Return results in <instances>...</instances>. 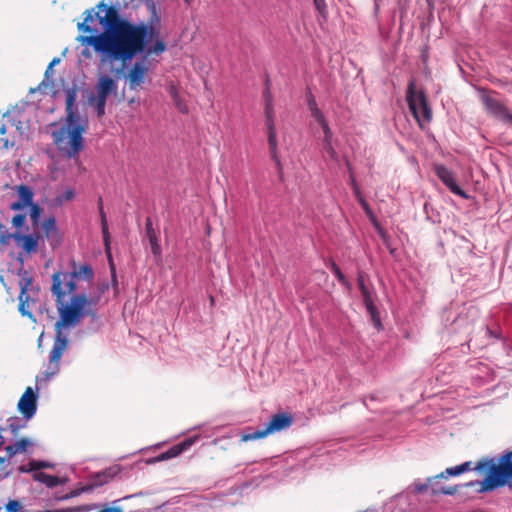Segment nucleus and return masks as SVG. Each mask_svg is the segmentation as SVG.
I'll use <instances>...</instances> for the list:
<instances>
[{
  "instance_id": "obj_38",
  "label": "nucleus",
  "mask_w": 512,
  "mask_h": 512,
  "mask_svg": "<svg viewBox=\"0 0 512 512\" xmlns=\"http://www.w3.org/2000/svg\"><path fill=\"white\" fill-rule=\"evenodd\" d=\"M6 509L8 512H19L21 509V504L17 500H10L6 504Z\"/></svg>"
},
{
  "instance_id": "obj_39",
  "label": "nucleus",
  "mask_w": 512,
  "mask_h": 512,
  "mask_svg": "<svg viewBox=\"0 0 512 512\" xmlns=\"http://www.w3.org/2000/svg\"><path fill=\"white\" fill-rule=\"evenodd\" d=\"M174 102L181 113H188V107L186 103L179 96L174 97Z\"/></svg>"
},
{
  "instance_id": "obj_18",
  "label": "nucleus",
  "mask_w": 512,
  "mask_h": 512,
  "mask_svg": "<svg viewBox=\"0 0 512 512\" xmlns=\"http://www.w3.org/2000/svg\"><path fill=\"white\" fill-rule=\"evenodd\" d=\"M145 230H146V236H147L150 246H151L152 253L156 256H159L161 254V247L158 243V237L153 228L151 218L146 219Z\"/></svg>"
},
{
  "instance_id": "obj_35",
  "label": "nucleus",
  "mask_w": 512,
  "mask_h": 512,
  "mask_svg": "<svg viewBox=\"0 0 512 512\" xmlns=\"http://www.w3.org/2000/svg\"><path fill=\"white\" fill-rule=\"evenodd\" d=\"M25 220H26V215L25 214H16L12 218V225L15 228H21L24 225Z\"/></svg>"
},
{
  "instance_id": "obj_15",
  "label": "nucleus",
  "mask_w": 512,
  "mask_h": 512,
  "mask_svg": "<svg viewBox=\"0 0 512 512\" xmlns=\"http://www.w3.org/2000/svg\"><path fill=\"white\" fill-rule=\"evenodd\" d=\"M148 67L143 62H135L128 72V85L131 90L136 89L145 82Z\"/></svg>"
},
{
  "instance_id": "obj_41",
  "label": "nucleus",
  "mask_w": 512,
  "mask_h": 512,
  "mask_svg": "<svg viewBox=\"0 0 512 512\" xmlns=\"http://www.w3.org/2000/svg\"><path fill=\"white\" fill-rule=\"evenodd\" d=\"M5 451L7 459H10L17 454V449L15 448L14 444L6 446Z\"/></svg>"
},
{
  "instance_id": "obj_8",
  "label": "nucleus",
  "mask_w": 512,
  "mask_h": 512,
  "mask_svg": "<svg viewBox=\"0 0 512 512\" xmlns=\"http://www.w3.org/2000/svg\"><path fill=\"white\" fill-rule=\"evenodd\" d=\"M493 92H489L486 89L479 90L480 100L485 108V111L495 119L512 125V114L506 105L499 99L492 96Z\"/></svg>"
},
{
  "instance_id": "obj_3",
  "label": "nucleus",
  "mask_w": 512,
  "mask_h": 512,
  "mask_svg": "<svg viewBox=\"0 0 512 512\" xmlns=\"http://www.w3.org/2000/svg\"><path fill=\"white\" fill-rule=\"evenodd\" d=\"M66 117L61 124H52L53 143L67 158H75L84 148L83 134L87 129V121L78 114L76 107L77 91L69 88L65 91Z\"/></svg>"
},
{
  "instance_id": "obj_46",
  "label": "nucleus",
  "mask_w": 512,
  "mask_h": 512,
  "mask_svg": "<svg viewBox=\"0 0 512 512\" xmlns=\"http://www.w3.org/2000/svg\"><path fill=\"white\" fill-rule=\"evenodd\" d=\"M353 192H354V195H355L357 201H360V199H364L358 185H355V187L353 188Z\"/></svg>"
},
{
  "instance_id": "obj_49",
  "label": "nucleus",
  "mask_w": 512,
  "mask_h": 512,
  "mask_svg": "<svg viewBox=\"0 0 512 512\" xmlns=\"http://www.w3.org/2000/svg\"><path fill=\"white\" fill-rule=\"evenodd\" d=\"M315 6L317 9H320L322 5H324V0H314Z\"/></svg>"
},
{
  "instance_id": "obj_34",
  "label": "nucleus",
  "mask_w": 512,
  "mask_h": 512,
  "mask_svg": "<svg viewBox=\"0 0 512 512\" xmlns=\"http://www.w3.org/2000/svg\"><path fill=\"white\" fill-rule=\"evenodd\" d=\"M359 204L361 205V207L363 208L365 214L371 219V220H374L375 219V216H374V213L371 209V207L369 206V204L367 203V201L364 199H360V201H358Z\"/></svg>"
},
{
  "instance_id": "obj_29",
  "label": "nucleus",
  "mask_w": 512,
  "mask_h": 512,
  "mask_svg": "<svg viewBox=\"0 0 512 512\" xmlns=\"http://www.w3.org/2000/svg\"><path fill=\"white\" fill-rule=\"evenodd\" d=\"M15 233L8 232L4 225L0 223V243L2 245L9 244L11 239H14Z\"/></svg>"
},
{
  "instance_id": "obj_2",
  "label": "nucleus",
  "mask_w": 512,
  "mask_h": 512,
  "mask_svg": "<svg viewBox=\"0 0 512 512\" xmlns=\"http://www.w3.org/2000/svg\"><path fill=\"white\" fill-rule=\"evenodd\" d=\"M71 272H55L52 275L51 291L55 296L59 319L55 323V339L49 354L47 377L59 371L60 359L68 348V338L63 333L64 328L76 327L84 316H96L95 306L100 302L101 294L108 289L107 284L100 287V294L87 296L84 293L76 294V279L91 281L94 272L89 264L77 266L72 262Z\"/></svg>"
},
{
  "instance_id": "obj_4",
  "label": "nucleus",
  "mask_w": 512,
  "mask_h": 512,
  "mask_svg": "<svg viewBox=\"0 0 512 512\" xmlns=\"http://www.w3.org/2000/svg\"><path fill=\"white\" fill-rule=\"evenodd\" d=\"M459 466L462 473L472 470L485 473L482 481H470L465 487L479 485V492L493 491L506 485L512 487V450L501 455L497 463L492 458L484 457L475 463L467 461Z\"/></svg>"
},
{
  "instance_id": "obj_30",
  "label": "nucleus",
  "mask_w": 512,
  "mask_h": 512,
  "mask_svg": "<svg viewBox=\"0 0 512 512\" xmlns=\"http://www.w3.org/2000/svg\"><path fill=\"white\" fill-rule=\"evenodd\" d=\"M460 474H462L461 468L459 465H457L455 467L447 468L444 472L437 475L436 478H447L449 476H458Z\"/></svg>"
},
{
  "instance_id": "obj_31",
  "label": "nucleus",
  "mask_w": 512,
  "mask_h": 512,
  "mask_svg": "<svg viewBox=\"0 0 512 512\" xmlns=\"http://www.w3.org/2000/svg\"><path fill=\"white\" fill-rule=\"evenodd\" d=\"M323 148L332 160L338 161V154L332 146V140L323 141Z\"/></svg>"
},
{
  "instance_id": "obj_19",
  "label": "nucleus",
  "mask_w": 512,
  "mask_h": 512,
  "mask_svg": "<svg viewBox=\"0 0 512 512\" xmlns=\"http://www.w3.org/2000/svg\"><path fill=\"white\" fill-rule=\"evenodd\" d=\"M264 103L265 125H275L273 97L268 88L264 91Z\"/></svg>"
},
{
  "instance_id": "obj_27",
  "label": "nucleus",
  "mask_w": 512,
  "mask_h": 512,
  "mask_svg": "<svg viewBox=\"0 0 512 512\" xmlns=\"http://www.w3.org/2000/svg\"><path fill=\"white\" fill-rule=\"evenodd\" d=\"M10 463L6 457H0V480L5 479L11 474Z\"/></svg>"
},
{
  "instance_id": "obj_45",
  "label": "nucleus",
  "mask_w": 512,
  "mask_h": 512,
  "mask_svg": "<svg viewBox=\"0 0 512 512\" xmlns=\"http://www.w3.org/2000/svg\"><path fill=\"white\" fill-rule=\"evenodd\" d=\"M98 512H123L121 507H105Z\"/></svg>"
},
{
  "instance_id": "obj_48",
  "label": "nucleus",
  "mask_w": 512,
  "mask_h": 512,
  "mask_svg": "<svg viewBox=\"0 0 512 512\" xmlns=\"http://www.w3.org/2000/svg\"><path fill=\"white\" fill-rule=\"evenodd\" d=\"M349 180H350V185H351L352 189L355 187V185H358L357 182H356L354 173H351Z\"/></svg>"
},
{
  "instance_id": "obj_43",
  "label": "nucleus",
  "mask_w": 512,
  "mask_h": 512,
  "mask_svg": "<svg viewBox=\"0 0 512 512\" xmlns=\"http://www.w3.org/2000/svg\"><path fill=\"white\" fill-rule=\"evenodd\" d=\"M307 102L310 110L318 108L315 97L312 94H309Z\"/></svg>"
},
{
  "instance_id": "obj_50",
  "label": "nucleus",
  "mask_w": 512,
  "mask_h": 512,
  "mask_svg": "<svg viewBox=\"0 0 512 512\" xmlns=\"http://www.w3.org/2000/svg\"><path fill=\"white\" fill-rule=\"evenodd\" d=\"M170 94H171V96H172V98H173V99H174V97H175V96H178L177 91H176V89H175V87H174V86H172V87L170 88Z\"/></svg>"
},
{
  "instance_id": "obj_32",
  "label": "nucleus",
  "mask_w": 512,
  "mask_h": 512,
  "mask_svg": "<svg viewBox=\"0 0 512 512\" xmlns=\"http://www.w3.org/2000/svg\"><path fill=\"white\" fill-rule=\"evenodd\" d=\"M458 492V486H448V487H441V488H435L433 489V494H444V495H454Z\"/></svg>"
},
{
  "instance_id": "obj_23",
  "label": "nucleus",
  "mask_w": 512,
  "mask_h": 512,
  "mask_svg": "<svg viewBox=\"0 0 512 512\" xmlns=\"http://www.w3.org/2000/svg\"><path fill=\"white\" fill-rule=\"evenodd\" d=\"M17 192H18V200H20L22 203L26 204L27 206H29L30 204L33 203L34 193L29 186L19 185L17 187Z\"/></svg>"
},
{
  "instance_id": "obj_13",
  "label": "nucleus",
  "mask_w": 512,
  "mask_h": 512,
  "mask_svg": "<svg viewBox=\"0 0 512 512\" xmlns=\"http://www.w3.org/2000/svg\"><path fill=\"white\" fill-rule=\"evenodd\" d=\"M436 175L441 181L448 187V189L455 195H458L464 199L468 198L466 192L456 183L453 173L443 165L435 167Z\"/></svg>"
},
{
  "instance_id": "obj_1",
  "label": "nucleus",
  "mask_w": 512,
  "mask_h": 512,
  "mask_svg": "<svg viewBox=\"0 0 512 512\" xmlns=\"http://www.w3.org/2000/svg\"><path fill=\"white\" fill-rule=\"evenodd\" d=\"M151 12L150 23L135 24L120 17L117 8L100 1L95 8L84 12V20L77 24L80 32L77 41L82 45L91 46L99 56L101 65H123L136 55L144 53L146 57L159 55L166 50V43L159 38L160 32L153 25L159 22L156 5L149 2Z\"/></svg>"
},
{
  "instance_id": "obj_55",
  "label": "nucleus",
  "mask_w": 512,
  "mask_h": 512,
  "mask_svg": "<svg viewBox=\"0 0 512 512\" xmlns=\"http://www.w3.org/2000/svg\"><path fill=\"white\" fill-rule=\"evenodd\" d=\"M1 141H3V147L4 148H8V140L7 139H1Z\"/></svg>"
},
{
  "instance_id": "obj_54",
  "label": "nucleus",
  "mask_w": 512,
  "mask_h": 512,
  "mask_svg": "<svg viewBox=\"0 0 512 512\" xmlns=\"http://www.w3.org/2000/svg\"><path fill=\"white\" fill-rule=\"evenodd\" d=\"M59 60L58 59H53L52 62L49 64V68L52 67L54 64L58 63Z\"/></svg>"
},
{
  "instance_id": "obj_28",
  "label": "nucleus",
  "mask_w": 512,
  "mask_h": 512,
  "mask_svg": "<svg viewBox=\"0 0 512 512\" xmlns=\"http://www.w3.org/2000/svg\"><path fill=\"white\" fill-rule=\"evenodd\" d=\"M18 453H25L27 449L32 446V442L28 438H21L14 443Z\"/></svg>"
},
{
  "instance_id": "obj_37",
  "label": "nucleus",
  "mask_w": 512,
  "mask_h": 512,
  "mask_svg": "<svg viewBox=\"0 0 512 512\" xmlns=\"http://www.w3.org/2000/svg\"><path fill=\"white\" fill-rule=\"evenodd\" d=\"M319 125L322 127L323 132H324V139H323V141L332 140V131H331L329 125H328L327 120H325L324 122L320 123Z\"/></svg>"
},
{
  "instance_id": "obj_21",
  "label": "nucleus",
  "mask_w": 512,
  "mask_h": 512,
  "mask_svg": "<svg viewBox=\"0 0 512 512\" xmlns=\"http://www.w3.org/2000/svg\"><path fill=\"white\" fill-rule=\"evenodd\" d=\"M42 231L44 236L47 239L55 238L58 236V228L56 225V219L54 217H49L43 221L41 224Z\"/></svg>"
},
{
  "instance_id": "obj_51",
  "label": "nucleus",
  "mask_w": 512,
  "mask_h": 512,
  "mask_svg": "<svg viewBox=\"0 0 512 512\" xmlns=\"http://www.w3.org/2000/svg\"><path fill=\"white\" fill-rule=\"evenodd\" d=\"M5 133H6V127H5V125H2L0 127V134H5Z\"/></svg>"
},
{
  "instance_id": "obj_47",
  "label": "nucleus",
  "mask_w": 512,
  "mask_h": 512,
  "mask_svg": "<svg viewBox=\"0 0 512 512\" xmlns=\"http://www.w3.org/2000/svg\"><path fill=\"white\" fill-rule=\"evenodd\" d=\"M104 245H105L106 253H107L108 257H110V239L104 240Z\"/></svg>"
},
{
  "instance_id": "obj_16",
  "label": "nucleus",
  "mask_w": 512,
  "mask_h": 512,
  "mask_svg": "<svg viewBox=\"0 0 512 512\" xmlns=\"http://www.w3.org/2000/svg\"><path fill=\"white\" fill-rule=\"evenodd\" d=\"M39 235H23L20 232H15L14 240L16 244L22 248L26 253H32L37 250Z\"/></svg>"
},
{
  "instance_id": "obj_14",
  "label": "nucleus",
  "mask_w": 512,
  "mask_h": 512,
  "mask_svg": "<svg viewBox=\"0 0 512 512\" xmlns=\"http://www.w3.org/2000/svg\"><path fill=\"white\" fill-rule=\"evenodd\" d=\"M19 287H20V294H19V311L22 315H28L29 317H32V314L28 311H26V303L29 301V296L26 295L29 287L32 284V277L30 276L29 272L26 270H19Z\"/></svg>"
},
{
  "instance_id": "obj_7",
  "label": "nucleus",
  "mask_w": 512,
  "mask_h": 512,
  "mask_svg": "<svg viewBox=\"0 0 512 512\" xmlns=\"http://www.w3.org/2000/svg\"><path fill=\"white\" fill-rule=\"evenodd\" d=\"M117 91L116 81L107 75H101L96 85V96L89 99V103L95 108L97 116L101 118L105 114L107 98Z\"/></svg>"
},
{
  "instance_id": "obj_6",
  "label": "nucleus",
  "mask_w": 512,
  "mask_h": 512,
  "mask_svg": "<svg viewBox=\"0 0 512 512\" xmlns=\"http://www.w3.org/2000/svg\"><path fill=\"white\" fill-rule=\"evenodd\" d=\"M407 103L414 118L422 127V122H430L432 110L428 104L427 97L423 91L416 92L414 82L411 81L407 89Z\"/></svg>"
},
{
  "instance_id": "obj_10",
  "label": "nucleus",
  "mask_w": 512,
  "mask_h": 512,
  "mask_svg": "<svg viewBox=\"0 0 512 512\" xmlns=\"http://www.w3.org/2000/svg\"><path fill=\"white\" fill-rule=\"evenodd\" d=\"M122 471V467L118 464L111 465L110 467L91 474L87 484V489L101 487L113 481Z\"/></svg>"
},
{
  "instance_id": "obj_12",
  "label": "nucleus",
  "mask_w": 512,
  "mask_h": 512,
  "mask_svg": "<svg viewBox=\"0 0 512 512\" xmlns=\"http://www.w3.org/2000/svg\"><path fill=\"white\" fill-rule=\"evenodd\" d=\"M194 443V439L187 438L184 441L173 445L167 451L160 453L159 455L150 458L147 460L148 464H155L158 462L166 461L172 458H175L182 454L184 451L188 450Z\"/></svg>"
},
{
  "instance_id": "obj_9",
  "label": "nucleus",
  "mask_w": 512,
  "mask_h": 512,
  "mask_svg": "<svg viewBox=\"0 0 512 512\" xmlns=\"http://www.w3.org/2000/svg\"><path fill=\"white\" fill-rule=\"evenodd\" d=\"M363 303L366 307L367 312L370 315L371 321L377 329L382 328L381 319L377 307L375 306L376 292L372 284H368L363 288H359Z\"/></svg>"
},
{
  "instance_id": "obj_26",
  "label": "nucleus",
  "mask_w": 512,
  "mask_h": 512,
  "mask_svg": "<svg viewBox=\"0 0 512 512\" xmlns=\"http://www.w3.org/2000/svg\"><path fill=\"white\" fill-rule=\"evenodd\" d=\"M28 207L30 208V218L32 221V225L34 227H37L39 225L42 208L35 203L30 204Z\"/></svg>"
},
{
  "instance_id": "obj_11",
  "label": "nucleus",
  "mask_w": 512,
  "mask_h": 512,
  "mask_svg": "<svg viewBox=\"0 0 512 512\" xmlns=\"http://www.w3.org/2000/svg\"><path fill=\"white\" fill-rule=\"evenodd\" d=\"M18 411L27 420L31 419L37 410V395L31 387H27L19 399Z\"/></svg>"
},
{
  "instance_id": "obj_36",
  "label": "nucleus",
  "mask_w": 512,
  "mask_h": 512,
  "mask_svg": "<svg viewBox=\"0 0 512 512\" xmlns=\"http://www.w3.org/2000/svg\"><path fill=\"white\" fill-rule=\"evenodd\" d=\"M368 275L363 271H358L357 274V285L358 288H363L364 286L368 285Z\"/></svg>"
},
{
  "instance_id": "obj_33",
  "label": "nucleus",
  "mask_w": 512,
  "mask_h": 512,
  "mask_svg": "<svg viewBox=\"0 0 512 512\" xmlns=\"http://www.w3.org/2000/svg\"><path fill=\"white\" fill-rule=\"evenodd\" d=\"M23 427L24 425L20 424V421L17 418H12L9 420L8 428L14 436L18 435L20 429Z\"/></svg>"
},
{
  "instance_id": "obj_22",
  "label": "nucleus",
  "mask_w": 512,
  "mask_h": 512,
  "mask_svg": "<svg viewBox=\"0 0 512 512\" xmlns=\"http://www.w3.org/2000/svg\"><path fill=\"white\" fill-rule=\"evenodd\" d=\"M54 464L47 461H30L28 465H22L19 467L20 472H40V469L53 468Z\"/></svg>"
},
{
  "instance_id": "obj_40",
  "label": "nucleus",
  "mask_w": 512,
  "mask_h": 512,
  "mask_svg": "<svg viewBox=\"0 0 512 512\" xmlns=\"http://www.w3.org/2000/svg\"><path fill=\"white\" fill-rule=\"evenodd\" d=\"M310 111H311V115L315 118V120L318 122V124H320L326 120L324 114L322 113V111L319 108H314Z\"/></svg>"
},
{
  "instance_id": "obj_44",
  "label": "nucleus",
  "mask_w": 512,
  "mask_h": 512,
  "mask_svg": "<svg viewBox=\"0 0 512 512\" xmlns=\"http://www.w3.org/2000/svg\"><path fill=\"white\" fill-rule=\"evenodd\" d=\"M73 197H74V192H73V190L68 189V190H66V191H65V193L63 194V196H62V200L70 201V200H72V199H73Z\"/></svg>"
},
{
  "instance_id": "obj_53",
  "label": "nucleus",
  "mask_w": 512,
  "mask_h": 512,
  "mask_svg": "<svg viewBox=\"0 0 512 512\" xmlns=\"http://www.w3.org/2000/svg\"><path fill=\"white\" fill-rule=\"evenodd\" d=\"M426 488H427V485H421V486H419V487H418V489H417V490H418V491H420V492H422V491H424Z\"/></svg>"
},
{
  "instance_id": "obj_56",
  "label": "nucleus",
  "mask_w": 512,
  "mask_h": 512,
  "mask_svg": "<svg viewBox=\"0 0 512 512\" xmlns=\"http://www.w3.org/2000/svg\"><path fill=\"white\" fill-rule=\"evenodd\" d=\"M210 303L211 305H214V298L212 296L210 297Z\"/></svg>"
},
{
  "instance_id": "obj_20",
  "label": "nucleus",
  "mask_w": 512,
  "mask_h": 512,
  "mask_svg": "<svg viewBox=\"0 0 512 512\" xmlns=\"http://www.w3.org/2000/svg\"><path fill=\"white\" fill-rule=\"evenodd\" d=\"M33 479L44 484L48 488H54L63 483L59 477L52 476L44 472H35L33 474Z\"/></svg>"
},
{
  "instance_id": "obj_52",
  "label": "nucleus",
  "mask_w": 512,
  "mask_h": 512,
  "mask_svg": "<svg viewBox=\"0 0 512 512\" xmlns=\"http://www.w3.org/2000/svg\"><path fill=\"white\" fill-rule=\"evenodd\" d=\"M346 164H347V168H348L349 174L351 175V173H353L352 167H351V165H350V163L348 161L346 162Z\"/></svg>"
},
{
  "instance_id": "obj_5",
  "label": "nucleus",
  "mask_w": 512,
  "mask_h": 512,
  "mask_svg": "<svg viewBox=\"0 0 512 512\" xmlns=\"http://www.w3.org/2000/svg\"><path fill=\"white\" fill-rule=\"evenodd\" d=\"M294 417L291 413L281 412L271 416L269 422L263 429L256 430L252 433H245L242 435L241 440L243 442L253 441L262 439L268 435L284 431L292 426Z\"/></svg>"
},
{
  "instance_id": "obj_42",
  "label": "nucleus",
  "mask_w": 512,
  "mask_h": 512,
  "mask_svg": "<svg viewBox=\"0 0 512 512\" xmlns=\"http://www.w3.org/2000/svg\"><path fill=\"white\" fill-rule=\"evenodd\" d=\"M25 207H28L26 204L22 203L20 200H16L13 203L10 204V209L14 211H19L24 209Z\"/></svg>"
},
{
  "instance_id": "obj_25",
  "label": "nucleus",
  "mask_w": 512,
  "mask_h": 512,
  "mask_svg": "<svg viewBox=\"0 0 512 512\" xmlns=\"http://www.w3.org/2000/svg\"><path fill=\"white\" fill-rule=\"evenodd\" d=\"M99 212H100V216H101V229H102V234H103V240L110 239V234H109V231H108L107 219H106V215H105V212H104V209H103L102 199L101 198L99 200Z\"/></svg>"
},
{
  "instance_id": "obj_17",
  "label": "nucleus",
  "mask_w": 512,
  "mask_h": 512,
  "mask_svg": "<svg viewBox=\"0 0 512 512\" xmlns=\"http://www.w3.org/2000/svg\"><path fill=\"white\" fill-rule=\"evenodd\" d=\"M267 135H268V144L270 148L271 158L275 161L278 168H281V162L278 157V141H277V132L275 125H266Z\"/></svg>"
},
{
  "instance_id": "obj_24",
  "label": "nucleus",
  "mask_w": 512,
  "mask_h": 512,
  "mask_svg": "<svg viewBox=\"0 0 512 512\" xmlns=\"http://www.w3.org/2000/svg\"><path fill=\"white\" fill-rule=\"evenodd\" d=\"M330 268H331V271L335 274V276L338 279V281L343 286H345L348 290H351L352 286H351L350 282L347 280V278L342 273V271L339 268V266L334 261H331Z\"/></svg>"
}]
</instances>
